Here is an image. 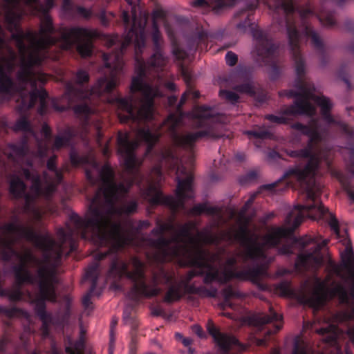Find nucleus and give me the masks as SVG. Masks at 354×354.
Instances as JSON below:
<instances>
[{
  "mask_svg": "<svg viewBox=\"0 0 354 354\" xmlns=\"http://www.w3.org/2000/svg\"><path fill=\"white\" fill-rule=\"evenodd\" d=\"M53 354H59V353L57 352H56V351H54Z\"/></svg>",
  "mask_w": 354,
  "mask_h": 354,
  "instance_id": "nucleus-58",
  "label": "nucleus"
},
{
  "mask_svg": "<svg viewBox=\"0 0 354 354\" xmlns=\"http://www.w3.org/2000/svg\"><path fill=\"white\" fill-rule=\"evenodd\" d=\"M115 324H116V322H112V323H111V333H112L113 328L115 326Z\"/></svg>",
  "mask_w": 354,
  "mask_h": 354,
  "instance_id": "nucleus-49",
  "label": "nucleus"
},
{
  "mask_svg": "<svg viewBox=\"0 0 354 354\" xmlns=\"http://www.w3.org/2000/svg\"><path fill=\"white\" fill-rule=\"evenodd\" d=\"M132 18L127 11H123L120 15L125 28H129L124 41L120 44L118 35L104 36V44L111 48L115 46L111 53H104L103 61L105 68L104 75L100 77L91 89H88L86 84L89 76L86 71L79 70L75 75V84H67L66 92L61 99V104L56 109L64 111L73 109L75 113L82 120L83 128L86 130L90 122V116L94 113L93 105L95 100L110 94L118 84V75L122 72L124 62L123 52L131 42H135L136 49L141 50L145 46L146 37L145 28L147 23L145 15L137 17L135 10L132 9Z\"/></svg>",
  "mask_w": 354,
  "mask_h": 354,
  "instance_id": "nucleus-5",
  "label": "nucleus"
},
{
  "mask_svg": "<svg viewBox=\"0 0 354 354\" xmlns=\"http://www.w3.org/2000/svg\"><path fill=\"white\" fill-rule=\"evenodd\" d=\"M237 60H238V57L234 53H233L232 51H229L226 53L225 61H226V64L227 65H229L230 66H233L236 64Z\"/></svg>",
  "mask_w": 354,
  "mask_h": 354,
  "instance_id": "nucleus-28",
  "label": "nucleus"
},
{
  "mask_svg": "<svg viewBox=\"0 0 354 354\" xmlns=\"http://www.w3.org/2000/svg\"><path fill=\"white\" fill-rule=\"evenodd\" d=\"M45 131H46V142L47 140L48 139V138L50 136V133H51V130H50V127L47 125V124H46ZM46 151H47V146L46 145Z\"/></svg>",
  "mask_w": 354,
  "mask_h": 354,
  "instance_id": "nucleus-36",
  "label": "nucleus"
},
{
  "mask_svg": "<svg viewBox=\"0 0 354 354\" xmlns=\"http://www.w3.org/2000/svg\"><path fill=\"white\" fill-rule=\"evenodd\" d=\"M234 212H232V216H234Z\"/></svg>",
  "mask_w": 354,
  "mask_h": 354,
  "instance_id": "nucleus-60",
  "label": "nucleus"
},
{
  "mask_svg": "<svg viewBox=\"0 0 354 354\" xmlns=\"http://www.w3.org/2000/svg\"><path fill=\"white\" fill-rule=\"evenodd\" d=\"M192 330L194 333H196L199 337H203V330L202 328L198 325H195L192 328Z\"/></svg>",
  "mask_w": 354,
  "mask_h": 354,
  "instance_id": "nucleus-32",
  "label": "nucleus"
},
{
  "mask_svg": "<svg viewBox=\"0 0 354 354\" xmlns=\"http://www.w3.org/2000/svg\"><path fill=\"white\" fill-rule=\"evenodd\" d=\"M281 319V315L273 311L271 308H270L269 315L259 314L253 317L254 323L257 326H263L267 324H272V328H268L267 330L268 335L275 333L281 328V324L279 323Z\"/></svg>",
  "mask_w": 354,
  "mask_h": 354,
  "instance_id": "nucleus-14",
  "label": "nucleus"
},
{
  "mask_svg": "<svg viewBox=\"0 0 354 354\" xmlns=\"http://www.w3.org/2000/svg\"><path fill=\"white\" fill-rule=\"evenodd\" d=\"M96 128H97V133L98 136H100V133L99 127H97Z\"/></svg>",
  "mask_w": 354,
  "mask_h": 354,
  "instance_id": "nucleus-53",
  "label": "nucleus"
},
{
  "mask_svg": "<svg viewBox=\"0 0 354 354\" xmlns=\"http://www.w3.org/2000/svg\"><path fill=\"white\" fill-rule=\"evenodd\" d=\"M256 194L252 195L240 209L238 214L239 227L236 230L230 229L220 230L218 233H214L213 227H218L220 224L224 222L221 210L216 207L199 203L190 209V213L196 215L206 213L208 215L216 216L217 221H214L211 226L207 227L201 231L197 230L194 235L192 233V231L194 230L196 227V225L193 222L176 225L172 221L162 223L158 221L156 227L152 230L151 234L155 237L154 239H160L165 237V233L169 232L171 236L167 239H173L183 226L190 224L189 233L193 236H198L200 232H211L216 236V242L205 243L201 241L202 248H203V244L217 245L221 241H226L229 243L236 241L241 245L243 250L232 257L241 260L243 263L250 262L252 264L259 263V265L266 266V264L272 261V259L267 256V249L278 245L283 239H292L295 230L306 216L304 207L307 206H304L303 204L296 205L286 217V227L272 228L266 236L260 238L258 234L252 232L248 227L251 217L247 214V212L253 203ZM327 243L328 240L326 239L323 241L322 244H319L309 237L300 239L292 237V245H285L279 249V252L282 254H290L293 252V247L299 248L301 253L295 261L296 270L300 273L314 271L323 263V255L320 250Z\"/></svg>",
  "mask_w": 354,
  "mask_h": 354,
  "instance_id": "nucleus-4",
  "label": "nucleus"
},
{
  "mask_svg": "<svg viewBox=\"0 0 354 354\" xmlns=\"http://www.w3.org/2000/svg\"><path fill=\"white\" fill-rule=\"evenodd\" d=\"M274 213H270V214H267L265 218V220L270 219L271 218H272L274 216Z\"/></svg>",
  "mask_w": 354,
  "mask_h": 354,
  "instance_id": "nucleus-45",
  "label": "nucleus"
},
{
  "mask_svg": "<svg viewBox=\"0 0 354 354\" xmlns=\"http://www.w3.org/2000/svg\"><path fill=\"white\" fill-rule=\"evenodd\" d=\"M348 50L354 54V43H352L348 46Z\"/></svg>",
  "mask_w": 354,
  "mask_h": 354,
  "instance_id": "nucleus-43",
  "label": "nucleus"
},
{
  "mask_svg": "<svg viewBox=\"0 0 354 354\" xmlns=\"http://www.w3.org/2000/svg\"><path fill=\"white\" fill-rule=\"evenodd\" d=\"M269 158H272V159H276L277 158H279L280 156L279 154L275 151H272L269 153V155H268Z\"/></svg>",
  "mask_w": 354,
  "mask_h": 354,
  "instance_id": "nucleus-37",
  "label": "nucleus"
},
{
  "mask_svg": "<svg viewBox=\"0 0 354 354\" xmlns=\"http://www.w3.org/2000/svg\"><path fill=\"white\" fill-rule=\"evenodd\" d=\"M5 3V20L11 32L19 54L20 68L17 72L18 86L12 78L15 70L16 53L9 45L6 34L0 25V90H44V77L37 68L41 66L44 57V39H38L32 32H24L18 26L21 14L17 10L21 1L32 11L41 9L39 0H3Z\"/></svg>",
  "mask_w": 354,
  "mask_h": 354,
  "instance_id": "nucleus-6",
  "label": "nucleus"
},
{
  "mask_svg": "<svg viewBox=\"0 0 354 354\" xmlns=\"http://www.w3.org/2000/svg\"><path fill=\"white\" fill-rule=\"evenodd\" d=\"M22 175L26 180L31 181L32 194L26 193V187L24 183L17 176H13L11 178L10 190L15 198H24L26 207L29 208L31 203L42 194L41 180L39 174L32 169V165H30V169L24 168Z\"/></svg>",
  "mask_w": 354,
  "mask_h": 354,
  "instance_id": "nucleus-9",
  "label": "nucleus"
},
{
  "mask_svg": "<svg viewBox=\"0 0 354 354\" xmlns=\"http://www.w3.org/2000/svg\"><path fill=\"white\" fill-rule=\"evenodd\" d=\"M5 346V342L3 341L0 342V352L3 351Z\"/></svg>",
  "mask_w": 354,
  "mask_h": 354,
  "instance_id": "nucleus-46",
  "label": "nucleus"
},
{
  "mask_svg": "<svg viewBox=\"0 0 354 354\" xmlns=\"http://www.w3.org/2000/svg\"><path fill=\"white\" fill-rule=\"evenodd\" d=\"M46 337L48 335V327L53 326L55 329L62 330L68 319L66 312H58L54 315L46 311Z\"/></svg>",
  "mask_w": 354,
  "mask_h": 354,
  "instance_id": "nucleus-15",
  "label": "nucleus"
},
{
  "mask_svg": "<svg viewBox=\"0 0 354 354\" xmlns=\"http://www.w3.org/2000/svg\"><path fill=\"white\" fill-rule=\"evenodd\" d=\"M165 12L160 8H156L153 11V26L151 39L153 46V53L152 55V61L158 59V64L161 66L164 63V54L162 53V38L159 31L156 20L163 18Z\"/></svg>",
  "mask_w": 354,
  "mask_h": 354,
  "instance_id": "nucleus-11",
  "label": "nucleus"
},
{
  "mask_svg": "<svg viewBox=\"0 0 354 354\" xmlns=\"http://www.w3.org/2000/svg\"><path fill=\"white\" fill-rule=\"evenodd\" d=\"M192 342V340L190 338H183L182 343L184 346H189Z\"/></svg>",
  "mask_w": 354,
  "mask_h": 354,
  "instance_id": "nucleus-38",
  "label": "nucleus"
},
{
  "mask_svg": "<svg viewBox=\"0 0 354 354\" xmlns=\"http://www.w3.org/2000/svg\"><path fill=\"white\" fill-rule=\"evenodd\" d=\"M70 160L74 166H77L83 163L85 158L80 157L75 149L72 148L70 151Z\"/></svg>",
  "mask_w": 354,
  "mask_h": 354,
  "instance_id": "nucleus-27",
  "label": "nucleus"
},
{
  "mask_svg": "<svg viewBox=\"0 0 354 354\" xmlns=\"http://www.w3.org/2000/svg\"><path fill=\"white\" fill-rule=\"evenodd\" d=\"M14 129L22 131L25 134L20 143L10 146L9 158L14 161H18V159L23 158L28 151L27 145L28 137H32L35 140L37 138L31 124L25 116H21L17 121Z\"/></svg>",
  "mask_w": 354,
  "mask_h": 354,
  "instance_id": "nucleus-10",
  "label": "nucleus"
},
{
  "mask_svg": "<svg viewBox=\"0 0 354 354\" xmlns=\"http://www.w3.org/2000/svg\"><path fill=\"white\" fill-rule=\"evenodd\" d=\"M182 75L183 77V79L185 82V83L187 84V85H189L190 83H191V80H192V75L191 74L189 73V72L185 69V68H182Z\"/></svg>",
  "mask_w": 354,
  "mask_h": 354,
  "instance_id": "nucleus-31",
  "label": "nucleus"
},
{
  "mask_svg": "<svg viewBox=\"0 0 354 354\" xmlns=\"http://www.w3.org/2000/svg\"><path fill=\"white\" fill-rule=\"evenodd\" d=\"M235 158L238 161H243L245 158V155L243 153H237Z\"/></svg>",
  "mask_w": 354,
  "mask_h": 354,
  "instance_id": "nucleus-41",
  "label": "nucleus"
},
{
  "mask_svg": "<svg viewBox=\"0 0 354 354\" xmlns=\"http://www.w3.org/2000/svg\"><path fill=\"white\" fill-rule=\"evenodd\" d=\"M167 102L170 106H174L176 104L177 97L171 95L167 98Z\"/></svg>",
  "mask_w": 354,
  "mask_h": 354,
  "instance_id": "nucleus-34",
  "label": "nucleus"
},
{
  "mask_svg": "<svg viewBox=\"0 0 354 354\" xmlns=\"http://www.w3.org/2000/svg\"><path fill=\"white\" fill-rule=\"evenodd\" d=\"M32 354H37L36 352L32 353Z\"/></svg>",
  "mask_w": 354,
  "mask_h": 354,
  "instance_id": "nucleus-62",
  "label": "nucleus"
},
{
  "mask_svg": "<svg viewBox=\"0 0 354 354\" xmlns=\"http://www.w3.org/2000/svg\"><path fill=\"white\" fill-rule=\"evenodd\" d=\"M162 314V310L160 308H156L153 310V315L158 316Z\"/></svg>",
  "mask_w": 354,
  "mask_h": 354,
  "instance_id": "nucleus-39",
  "label": "nucleus"
},
{
  "mask_svg": "<svg viewBox=\"0 0 354 354\" xmlns=\"http://www.w3.org/2000/svg\"><path fill=\"white\" fill-rule=\"evenodd\" d=\"M272 354H279V352L277 350H273Z\"/></svg>",
  "mask_w": 354,
  "mask_h": 354,
  "instance_id": "nucleus-50",
  "label": "nucleus"
},
{
  "mask_svg": "<svg viewBox=\"0 0 354 354\" xmlns=\"http://www.w3.org/2000/svg\"><path fill=\"white\" fill-rule=\"evenodd\" d=\"M62 9L66 14L71 17L79 15L88 19L91 18L93 15L91 10L86 9L82 6H76L71 0H63Z\"/></svg>",
  "mask_w": 354,
  "mask_h": 354,
  "instance_id": "nucleus-16",
  "label": "nucleus"
},
{
  "mask_svg": "<svg viewBox=\"0 0 354 354\" xmlns=\"http://www.w3.org/2000/svg\"><path fill=\"white\" fill-rule=\"evenodd\" d=\"M45 77H46V80H47V74L46 73L45 75Z\"/></svg>",
  "mask_w": 354,
  "mask_h": 354,
  "instance_id": "nucleus-59",
  "label": "nucleus"
},
{
  "mask_svg": "<svg viewBox=\"0 0 354 354\" xmlns=\"http://www.w3.org/2000/svg\"><path fill=\"white\" fill-rule=\"evenodd\" d=\"M287 272V271L286 270H283V272H281V271H279L278 272V274L279 275H283L284 274H286Z\"/></svg>",
  "mask_w": 354,
  "mask_h": 354,
  "instance_id": "nucleus-48",
  "label": "nucleus"
},
{
  "mask_svg": "<svg viewBox=\"0 0 354 354\" xmlns=\"http://www.w3.org/2000/svg\"><path fill=\"white\" fill-rule=\"evenodd\" d=\"M223 315H224L225 316H226V317H230V318L232 317H231V315H230V313H223Z\"/></svg>",
  "mask_w": 354,
  "mask_h": 354,
  "instance_id": "nucleus-51",
  "label": "nucleus"
},
{
  "mask_svg": "<svg viewBox=\"0 0 354 354\" xmlns=\"http://www.w3.org/2000/svg\"><path fill=\"white\" fill-rule=\"evenodd\" d=\"M217 295V289L214 287L207 288L205 286H199L198 290V295L202 297H216Z\"/></svg>",
  "mask_w": 354,
  "mask_h": 354,
  "instance_id": "nucleus-24",
  "label": "nucleus"
},
{
  "mask_svg": "<svg viewBox=\"0 0 354 354\" xmlns=\"http://www.w3.org/2000/svg\"><path fill=\"white\" fill-rule=\"evenodd\" d=\"M345 82L347 84L348 86L350 87V84L348 80H345Z\"/></svg>",
  "mask_w": 354,
  "mask_h": 354,
  "instance_id": "nucleus-54",
  "label": "nucleus"
},
{
  "mask_svg": "<svg viewBox=\"0 0 354 354\" xmlns=\"http://www.w3.org/2000/svg\"><path fill=\"white\" fill-rule=\"evenodd\" d=\"M109 350H111V348ZM112 352H113L112 351H110V353L109 354H113Z\"/></svg>",
  "mask_w": 354,
  "mask_h": 354,
  "instance_id": "nucleus-61",
  "label": "nucleus"
},
{
  "mask_svg": "<svg viewBox=\"0 0 354 354\" xmlns=\"http://www.w3.org/2000/svg\"><path fill=\"white\" fill-rule=\"evenodd\" d=\"M109 153V149L108 147H104L103 149V153L104 156H107Z\"/></svg>",
  "mask_w": 354,
  "mask_h": 354,
  "instance_id": "nucleus-47",
  "label": "nucleus"
},
{
  "mask_svg": "<svg viewBox=\"0 0 354 354\" xmlns=\"http://www.w3.org/2000/svg\"><path fill=\"white\" fill-rule=\"evenodd\" d=\"M85 348L84 340L80 337L78 340L73 342L70 337L66 342V352L68 354H82Z\"/></svg>",
  "mask_w": 354,
  "mask_h": 354,
  "instance_id": "nucleus-19",
  "label": "nucleus"
},
{
  "mask_svg": "<svg viewBox=\"0 0 354 354\" xmlns=\"http://www.w3.org/2000/svg\"><path fill=\"white\" fill-rule=\"evenodd\" d=\"M236 89L237 91L244 93L253 95L259 102H263L266 100V95L261 93L256 95L255 88L252 82H246L236 86Z\"/></svg>",
  "mask_w": 354,
  "mask_h": 354,
  "instance_id": "nucleus-20",
  "label": "nucleus"
},
{
  "mask_svg": "<svg viewBox=\"0 0 354 354\" xmlns=\"http://www.w3.org/2000/svg\"><path fill=\"white\" fill-rule=\"evenodd\" d=\"M0 311L1 312L4 311V308H3L2 307H0Z\"/></svg>",
  "mask_w": 354,
  "mask_h": 354,
  "instance_id": "nucleus-55",
  "label": "nucleus"
},
{
  "mask_svg": "<svg viewBox=\"0 0 354 354\" xmlns=\"http://www.w3.org/2000/svg\"><path fill=\"white\" fill-rule=\"evenodd\" d=\"M223 301L221 304V308L224 310L226 307L235 309V305L231 301L232 299H241L244 295L238 289L228 286L223 290Z\"/></svg>",
  "mask_w": 354,
  "mask_h": 354,
  "instance_id": "nucleus-18",
  "label": "nucleus"
},
{
  "mask_svg": "<svg viewBox=\"0 0 354 354\" xmlns=\"http://www.w3.org/2000/svg\"><path fill=\"white\" fill-rule=\"evenodd\" d=\"M315 280H322V279L319 277H316Z\"/></svg>",
  "mask_w": 354,
  "mask_h": 354,
  "instance_id": "nucleus-57",
  "label": "nucleus"
},
{
  "mask_svg": "<svg viewBox=\"0 0 354 354\" xmlns=\"http://www.w3.org/2000/svg\"><path fill=\"white\" fill-rule=\"evenodd\" d=\"M257 344L258 346H263L266 345V340L264 339H257Z\"/></svg>",
  "mask_w": 354,
  "mask_h": 354,
  "instance_id": "nucleus-40",
  "label": "nucleus"
},
{
  "mask_svg": "<svg viewBox=\"0 0 354 354\" xmlns=\"http://www.w3.org/2000/svg\"><path fill=\"white\" fill-rule=\"evenodd\" d=\"M56 158L57 157L53 156L48 158L46 162V169H48L51 173L50 174L46 173V201L55 191L57 185L62 182L63 178L62 171L57 169L55 166ZM48 210V204L47 201H46V214Z\"/></svg>",
  "mask_w": 354,
  "mask_h": 354,
  "instance_id": "nucleus-12",
  "label": "nucleus"
},
{
  "mask_svg": "<svg viewBox=\"0 0 354 354\" xmlns=\"http://www.w3.org/2000/svg\"><path fill=\"white\" fill-rule=\"evenodd\" d=\"M219 95L221 98L225 100L227 102H230L232 104H235L238 102L239 99V95L231 91L221 90Z\"/></svg>",
  "mask_w": 354,
  "mask_h": 354,
  "instance_id": "nucleus-23",
  "label": "nucleus"
},
{
  "mask_svg": "<svg viewBox=\"0 0 354 354\" xmlns=\"http://www.w3.org/2000/svg\"><path fill=\"white\" fill-rule=\"evenodd\" d=\"M164 59V63L159 66L158 59L152 61V55L147 63L137 57L135 66L136 75L132 79L131 95L125 98L112 97L106 100L109 102L116 101L120 109L118 113L120 122L134 124L132 129H135L136 137L131 140L127 133H118V151L127 176L122 181L117 182L114 179L113 181L128 185L129 189L133 184L138 185L141 196L151 205H163L176 213L179 209H185V200L194 197L192 173L182 165V161L172 149H164L158 154L159 163L151 169L145 178L139 170L140 162L135 154L139 142H145L147 145L146 155L149 156L162 133L169 134L176 146L189 151H192L196 143L202 139H217L222 136L217 133L213 122L215 111L207 106H198L195 110L198 129L178 134V129L183 119L181 107L188 96L192 95L194 99L199 97V93L191 88L182 95L176 106L178 115L171 113L163 122L159 131L153 133L149 127L145 124L141 127L142 123L153 119V99L162 95L161 87L165 86L171 91L176 89L175 84L165 80V68L167 62L165 55ZM95 163L100 169L107 166L113 172L110 166L105 165L100 167L95 160H91L86 171L91 169Z\"/></svg>",
  "mask_w": 354,
  "mask_h": 354,
  "instance_id": "nucleus-1",
  "label": "nucleus"
},
{
  "mask_svg": "<svg viewBox=\"0 0 354 354\" xmlns=\"http://www.w3.org/2000/svg\"><path fill=\"white\" fill-rule=\"evenodd\" d=\"M190 224L183 226L173 239L147 238L143 239V245L147 246V256L154 261L162 263L178 259L181 266H190L192 270L179 281L174 273L160 268L154 272L149 283H147L145 274L143 263L136 257L132 258L133 271L128 272L127 266L121 261H114L112 272L118 274L128 273L133 285L129 292V297L135 301L140 297H151L160 292L159 284L169 286L165 295L164 301L172 303L179 300L183 294L198 295V287L189 284L194 277L203 276L206 284L213 281L225 283L232 279L250 280L259 284L262 278L268 277L267 266L259 263L252 264L241 270H237L236 264L241 260L236 257H229L223 263L218 254L212 253L201 247V241L205 243L216 242V236L211 232H200L198 236L190 234Z\"/></svg>",
  "mask_w": 354,
  "mask_h": 354,
  "instance_id": "nucleus-3",
  "label": "nucleus"
},
{
  "mask_svg": "<svg viewBox=\"0 0 354 354\" xmlns=\"http://www.w3.org/2000/svg\"><path fill=\"white\" fill-rule=\"evenodd\" d=\"M150 225V223L148 221H140L138 225L135 227V229L138 233L143 229H147Z\"/></svg>",
  "mask_w": 354,
  "mask_h": 354,
  "instance_id": "nucleus-30",
  "label": "nucleus"
},
{
  "mask_svg": "<svg viewBox=\"0 0 354 354\" xmlns=\"http://www.w3.org/2000/svg\"><path fill=\"white\" fill-rule=\"evenodd\" d=\"M77 131L71 127L66 128L55 138L53 148L59 149L62 147H68L71 145L72 139L76 136Z\"/></svg>",
  "mask_w": 354,
  "mask_h": 354,
  "instance_id": "nucleus-17",
  "label": "nucleus"
},
{
  "mask_svg": "<svg viewBox=\"0 0 354 354\" xmlns=\"http://www.w3.org/2000/svg\"><path fill=\"white\" fill-rule=\"evenodd\" d=\"M283 26L287 27V37L288 45L295 62L297 77L295 81V87L297 91L290 90L282 91L280 95H285L288 97H295L294 104L285 107L281 111V115H267L266 118L277 124H287L294 117L298 115L313 116L316 114V107L314 102L320 107L323 120L328 127L337 126L341 130L352 133L344 124L336 120L330 114L333 104L330 99L324 95H316V88L313 84L306 77V64L300 54L299 44L297 43L298 32L295 28L290 26L287 21H283Z\"/></svg>",
  "mask_w": 354,
  "mask_h": 354,
  "instance_id": "nucleus-7",
  "label": "nucleus"
},
{
  "mask_svg": "<svg viewBox=\"0 0 354 354\" xmlns=\"http://www.w3.org/2000/svg\"><path fill=\"white\" fill-rule=\"evenodd\" d=\"M175 335H176V337L177 339H179V340H181V341H182L183 338H184L183 335H181L180 333H176Z\"/></svg>",
  "mask_w": 354,
  "mask_h": 354,
  "instance_id": "nucleus-44",
  "label": "nucleus"
},
{
  "mask_svg": "<svg viewBox=\"0 0 354 354\" xmlns=\"http://www.w3.org/2000/svg\"><path fill=\"white\" fill-rule=\"evenodd\" d=\"M86 178L96 189L85 218L71 214L66 228L58 229L57 240L46 231V301H56L62 257L74 251L77 240L82 238L96 245L108 248L95 255V261L86 270L85 277L91 284L89 291L82 298V304L88 309L92 304L91 296L97 284L102 260L109 258V277L127 276L132 280L128 273L120 274L111 270L113 263L117 261L126 265L128 272L133 271L132 258L128 264L118 252L125 245L131 244L133 238L122 228L120 221L113 220V216L133 214L137 212L138 202L135 198L128 197V185L113 181V172L107 166L100 169L95 163L91 169L86 170Z\"/></svg>",
  "mask_w": 354,
  "mask_h": 354,
  "instance_id": "nucleus-2",
  "label": "nucleus"
},
{
  "mask_svg": "<svg viewBox=\"0 0 354 354\" xmlns=\"http://www.w3.org/2000/svg\"><path fill=\"white\" fill-rule=\"evenodd\" d=\"M45 96H46V99H47V97H48V93H47V92H46V91Z\"/></svg>",
  "mask_w": 354,
  "mask_h": 354,
  "instance_id": "nucleus-56",
  "label": "nucleus"
},
{
  "mask_svg": "<svg viewBox=\"0 0 354 354\" xmlns=\"http://www.w3.org/2000/svg\"><path fill=\"white\" fill-rule=\"evenodd\" d=\"M258 176V174L256 171H250L247 174V178L248 180H254Z\"/></svg>",
  "mask_w": 354,
  "mask_h": 354,
  "instance_id": "nucleus-35",
  "label": "nucleus"
},
{
  "mask_svg": "<svg viewBox=\"0 0 354 354\" xmlns=\"http://www.w3.org/2000/svg\"><path fill=\"white\" fill-rule=\"evenodd\" d=\"M44 21L43 19H41V28H40V32L41 34L43 35L44 33Z\"/></svg>",
  "mask_w": 354,
  "mask_h": 354,
  "instance_id": "nucleus-42",
  "label": "nucleus"
},
{
  "mask_svg": "<svg viewBox=\"0 0 354 354\" xmlns=\"http://www.w3.org/2000/svg\"><path fill=\"white\" fill-rule=\"evenodd\" d=\"M250 138H268L271 136L270 132L265 127H257L252 130L247 131L245 132Z\"/></svg>",
  "mask_w": 354,
  "mask_h": 354,
  "instance_id": "nucleus-22",
  "label": "nucleus"
},
{
  "mask_svg": "<svg viewBox=\"0 0 354 354\" xmlns=\"http://www.w3.org/2000/svg\"><path fill=\"white\" fill-rule=\"evenodd\" d=\"M41 133L44 132V124H42L41 127Z\"/></svg>",
  "mask_w": 354,
  "mask_h": 354,
  "instance_id": "nucleus-52",
  "label": "nucleus"
},
{
  "mask_svg": "<svg viewBox=\"0 0 354 354\" xmlns=\"http://www.w3.org/2000/svg\"><path fill=\"white\" fill-rule=\"evenodd\" d=\"M100 19V21L102 23V24L103 26H108L109 25V21L106 19V17L105 15V12L103 11L100 13V16H99Z\"/></svg>",
  "mask_w": 354,
  "mask_h": 354,
  "instance_id": "nucleus-33",
  "label": "nucleus"
},
{
  "mask_svg": "<svg viewBox=\"0 0 354 354\" xmlns=\"http://www.w3.org/2000/svg\"><path fill=\"white\" fill-rule=\"evenodd\" d=\"M173 53L178 59L180 60L185 59L188 56L187 53L179 46H175L174 48Z\"/></svg>",
  "mask_w": 354,
  "mask_h": 354,
  "instance_id": "nucleus-29",
  "label": "nucleus"
},
{
  "mask_svg": "<svg viewBox=\"0 0 354 354\" xmlns=\"http://www.w3.org/2000/svg\"><path fill=\"white\" fill-rule=\"evenodd\" d=\"M207 329L223 354H228V351L233 346L239 344V341L234 336L221 333L212 321L208 322Z\"/></svg>",
  "mask_w": 354,
  "mask_h": 354,
  "instance_id": "nucleus-13",
  "label": "nucleus"
},
{
  "mask_svg": "<svg viewBox=\"0 0 354 354\" xmlns=\"http://www.w3.org/2000/svg\"><path fill=\"white\" fill-rule=\"evenodd\" d=\"M55 0H46V59L48 46L56 45L64 50L71 49L76 46L77 52L82 57L92 55L93 45L92 39L97 36V32L84 28L75 27L63 30L57 38L52 36L53 28L47 10L54 6Z\"/></svg>",
  "mask_w": 354,
  "mask_h": 354,
  "instance_id": "nucleus-8",
  "label": "nucleus"
},
{
  "mask_svg": "<svg viewBox=\"0 0 354 354\" xmlns=\"http://www.w3.org/2000/svg\"><path fill=\"white\" fill-rule=\"evenodd\" d=\"M275 291L277 294L284 297H292L294 290L291 288L290 282L283 281L275 285Z\"/></svg>",
  "mask_w": 354,
  "mask_h": 354,
  "instance_id": "nucleus-21",
  "label": "nucleus"
},
{
  "mask_svg": "<svg viewBox=\"0 0 354 354\" xmlns=\"http://www.w3.org/2000/svg\"><path fill=\"white\" fill-rule=\"evenodd\" d=\"M207 38V33L204 31L198 32L196 37V42L197 45L193 48V50H196L198 48L203 49L202 45H205V41ZM192 50V49H191Z\"/></svg>",
  "mask_w": 354,
  "mask_h": 354,
  "instance_id": "nucleus-26",
  "label": "nucleus"
},
{
  "mask_svg": "<svg viewBox=\"0 0 354 354\" xmlns=\"http://www.w3.org/2000/svg\"><path fill=\"white\" fill-rule=\"evenodd\" d=\"M131 310L132 309L131 308H126L124 310L123 320L127 324L131 325L132 328L135 329L138 326V324L131 316Z\"/></svg>",
  "mask_w": 354,
  "mask_h": 354,
  "instance_id": "nucleus-25",
  "label": "nucleus"
}]
</instances>
